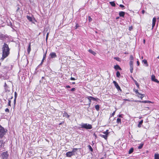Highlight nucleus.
Here are the masks:
<instances>
[{"mask_svg": "<svg viewBox=\"0 0 159 159\" xmlns=\"http://www.w3.org/2000/svg\"><path fill=\"white\" fill-rule=\"evenodd\" d=\"M143 122V120H141V121H140L138 125V127L139 128H140L141 127V125L142 124Z\"/></svg>", "mask_w": 159, "mask_h": 159, "instance_id": "5701e85b", "label": "nucleus"}, {"mask_svg": "<svg viewBox=\"0 0 159 159\" xmlns=\"http://www.w3.org/2000/svg\"><path fill=\"white\" fill-rule=\"evenodd\" d=\"M17 97V93L15 92V98H14L16 99V98Z\"/></svg>", "mask_w": 159, "mask_h": 159, "instance_id": "a19ab883", "label": "nucleus"}, {"mask_svg": "<svg viewBox=\"0 0 159 159\" xmlns=\"http://www.w3.org/2000/svg\"><path fill=\"white\" fill-rule=\"evenodd\" d=\"M114 68L116 70H121V68H120V67L119 66L117 65L114 66Z\"/></svg>", "mask_w": 159, "mask_h": 159, "instance_id": "f3484780", "label": "nucleus"}, {"mask_svg": "<svg viewBox=\"0 0 159 159\" xmlns=\"http://www.w3.org/2000/svg\"><path fill=\"white\" fill-rule=\"evenodd\" d=\"M63 116L66 117L67 118H69L70 116L69 115L67 114V113L66 112H64L63 113Z\"/></svg>", "mask_w": 159, "mask_h": 159, "instance_id": "2eb2a0df", "label": "nucleus"}, {"mask_svg": "<svg viewBox=\"0 0 159 159\" xmlns=\"http://www.w3.org/2000/svg\"><path fill=\"white\" fill-rule=\"evenodd\" d=\"M115 111L113 113H112V114H111V116H113L115 114Z\"/></svg>", "mask_w": 159, "mask_h": 159, "instance_id": "13d9d810", "label": "nucleus"}, {"mask_svg": "<svg viewBox=\"0 0 159 159\" xmlns=\"http://www.w3.org/2000/svg\"><path fill=\"white\" fill-rule=\"evenodd\" d=\"M27 18L28 20H29L30 21H32V17L29 16H27Z\"/></svg>", "mask_w": 159, "mask_h": 159, "instance_id": "cd10ccee", "label": "nucleus"}, {"mask_svg": "<svg viewBox=\"0 0 159 159\" xmlns=\"http://www.w3.org/2000/svg\"><path fill=\"white\" fill-rule=\"evenodd\" d=\"M9 87L7 86L6 87V88H5V89L6 90V91L7 92V91H8V92H9L10 91V90L9 89Z\"/></svg>", "mask_w": 159, "mask_h": 159, "instance_id": "c9c22d12", "label": "nucleus"}, {"mask_svg": "<svg viewBox=\"0 0 159 159\" xmlns=\"http://www.w3.org/2000/svg\"><path fill=\"white\" fill-rule=\"evenodd\" d=\"M116 122L118 124H121V120L120 119L118 118L117 119Z\"/></svg>", "mask_w": 159, "mask_h": 159, "instance_id": "c85d7f7f", "label": "nucleus"}, {"mask_svg": "<svg viewBox=\"0 0 159 159\" xmlns=\"http://www.w3.org/2000/svg\"><path fill=\"white\" fill-rule=\"evenodd\" d=\"M66 88H70V86L69 85H66Z\"/></svg>", "mask_w": 159, "mask_h": 159, "instance_id": "680f3d73", "label": "nucleus"}, {"mask_svg": "<svg viewBox=\"0 0 159 159\" xmlns=\"http://www.w3.org/2000/svg\"><path fill=\"white\" fill-rule=\"evenodd\" d=\"M0 78L3 79H6V78H5L4 76H0Z\"/></svg>", "mask_w": 159, "mask_h": 159, "instance_id": "de8ad7c7", "label": "nucleus"}, {"mask_svg": "<svg viewBox=\"0 0 159 159\" xmlns=\"http://www.w3.org/2000/svg\"><path fill=\"white\" fill-rule=\"evenodd\" d=\"M142 62L143 63H144V64L146 66H148V64L147 63V61L145 59H144L142 61Z\"/></svg>", "mask_w": 159, "mask_h": 159, "instance_id": "6ab92c4d", "label": "nucleus"}, {"mask_svg": "<svg viewBox=\"0 0 159 159\" xmlns=\"http://www.w3.org/2000/svg\"><path fill=\"white\" fill-rule=\"evenodd\" d=\"M48 35H49V33L48 32L47 34L46 37V41H47V40H48Z\"/></svg>", "mask_w": 159, "mask_h": 159, "instance_id": "37998d69", "label": "nucleus"}, {"mask_svg": "<svg viewBox=\"0 0 159 159\" xmlns=\"http://www.w3.org/2000/svg\"><path fill=\"white\" fill-rule=\"evenodd\" d=\"M2 159H8L9 154L7 151L4 152L2 154Z\"/></svg>", "mask_w": 159, "mask_h": 159, "instance_id": "39448f33", "label": "nucleus"}, {"mask_svg": "<svg viewBox=\"0 0 159 159\" xmlns=\"http://www.w3.org/2000/svg\"><path fill=\"white\" fill-rule=\"evenodd\" d=\"M2 57L1 60L3 61L9 55L10 49L9 48L8 45L4 43L2 46Z\"/></svg>", "mask_w": 159, "mask_h": 159, "instance_id": "f257e3e1", "label": "nucleus"}, {"mask_svg": "<svg viewBox=\"0 0 159 159\" xmlns=\"http://www.w3.org/2000/svg\"><path fill=\"white\" fill-rule=\"evenodd\" d=\"M70 80H75V78L71 77L70 78Z\"/></svg>", "mask_w": 159, "mask_h": 159, "instance_id": "052dcab7", "label": "nucleus"}, {"mask_svg": "<svg viewBox=\"0 0 159 159\" xmlns=\"http://www.w3.org/2000/svg\"><path fill=\"white\" fill-rule=\"evenodd\" d=\"M113 83L115 85V87L117 89L118 91H122V90L120 89V87L119 86L118 84L116 81H114Z\"/></svg>", "mask_w": 159, "mask_h": 159, "instance_id": "423d86ee", "label": "nucleus"}, {"mask_svg": "<svg viewBox=\"0 0 159 159\" xmlns=\"http://www.w3.org/2000/svg\"><path fill=\"white\" fill-rule=\"evenodd\" d=\"M144 145V143H141L140 145L138 146V148L139 149H141Z\"/></svg>", "mask_w": 159, "mask_h": 159, "instance_id": "bb28decb", "label": "nucleus"}, {"mask_svg": "<svg viewBox=\"0 0 159 159\" xmlns=\"http://www.w3.org/2000/svg\"><path fill=\"white\" fill-rule=\"evenodd\" d=\"M88 147L89 148V150L91 152H93V149L92 148V147H91V146L90 145H89Z\"/></svg>", "mask_w": 159, "mask_h": 159, "instance_id": "473e14b6", "label": "nucleus"}, {"mask_svg": "<svg viewBox=\"0 0 159 159\" xmlns=\"http://www.w3.org/2000/svg\"><path fill=\"white\" fill-rule=\"evenodd\" d=\"M16 102V99L14 98V106L15 105Z\"/></svg>", "mask_w": 159, "mask_h": 159, "instance_id": "8fccbe9b", "label": "nucleus"}, {"mask_svg": "<svg viewBox=\"0 0 159 159\" xmlns=\"http://www.w3.org/2000/svg\"><path fill=\"white\" fill-rule=\"evenodd\" d=\"M116 76L118 77H119L120 76V72L118 71H117V72H116Z\"/></svg>", "mask_w": 159, "mask_h": 159, "instance_id": "c756f323", "label": "nucleus"}, {"mask_svg": "<svg viewBox=\"0 0 159 159\" xmlns=\"http://www.w3.org/2000/svg\"><path fill=\"white\" fill-rule=\"evenodd\" d=\"M130 59L131 61H133L134 60V57L132 55H131L130 57Z\"/></svg>", "mask_w": 159, "mask_h": 159, "instance_id": "79ce46f5", "label": "nucleus"}, {"mask_svg": "<svg viewBox=\"0 0 159 159\" xmlns=\"http://www.w3.org/2000/svg\"><path fill=\"white\" fill-rule=\"evenodd\" d=\"M11 95V94H10V93H8L7 95V97L8 98L9 97H10V98H9L10 100L12 99L13 98V96L12 95Z\"/></svg>", "mask_w": 159, "mask_h": 159, "instance_id": "412c9836", "label": "nucleus"}, {"mask_svg": "<svg viewBox=\"0 0 159 159\" xmlns=\"http://www.w3.org/2000/svg\"><path fill=\"white\" fill-rule=\"evenodd\" d=\"M142 94H141L140 93H139V92L137 94V96L138 97H139V96H140V95H141Z\"/></svg>", "mask_w": 159, "mask_h": 159, "instance_id": "4d7b16f0", "label": "nucleus"}, {"mask_svg": "<svg viewBox=\"0 0 159 159\" xmlns=\"http://www.w3.org/2000/svg\"><path fill=\"white\" fill-rule=\"evenodd\" d=\"M6 132L4 128L0 125V138H2Z\"/></svg>", "mask_w": 159, "mask_h": 159, "instance_id": "20e7f679", "label": "nucleus"}, {"mask_svg": "<svg viewBox=\"0 0 159 159\" xmlns=\"http://www.w3.org/2000/svg\"><path fill=\"white\" fill-rule=\"evenodd\" d=\"M17 9L16 10V11H19L20 10V7H19V6L18 5H17Z\"/></svg>", "mask_w": 159, "mask_h": 159, "instance_id": "3c124183", "label": "nucleus"}, {"mask_svg": "<svg viewBox=\"0 0 159 159\" xmlns=\"http://www.w3.org/2000/svg\"><path fill=\"white\" fill-rule=\"evenodd\" d=\"M120 7L121 8H124L125 7L124 5H122V4H120V5H119Z\"/></svg>", "mask_w": 159, "mask_h": 159, "instance_id": "a18cd8bd", "label": "nucleus"}, {"mask_svg": "<svg viewBox=\"0 0 159 159\" xmlns=\"http://www.w3.org/2000/svg\"><path fill=\"white\" fill-rule=\"evenodd\" d=\"M125 12L123 11H120L119 12V16L120 17H123L125 15Z\"/></svg>", "mask_w": 159, "mask_h": 159, "instance_id": "9b49d317", "label": "nucleus"}, {"mask_svg": "<svg viewBox=\"0 0 159 159\" xmlns=\"http://www.w3.org/2000/svg\"><path fill=\"white\" fill-rule=\"evenodd\" d=\"M51 58H55L57 57V55L54 52H52L50 54Z\"/></svg>", "mask_w": 159, "mask_h": 159, "instance_id": "1a4fd4ad", "label": "nucleus"}, {"mask_svg": "<svg viewBox=\"0 0 159 159\" xmlns=\"http://www.w3.org/2000/svg\"><path fill=\"white\" fill-rule=\"evenodd\" d=\"M31 50V48H30V43L29 46H28V48L27 49V52L29 54Z\"/></svg>", "mask_w": 159, "mask_h": 159, "instance_id": "393cba45", "label": "nucleus"}, {"mask_svg": "<svg viewBox=\"0 0 159 159\" xmlns=\"http://www.w3.org/2000/svg\"><path fill=\"white\" fill-rule=\"evenodd\" d=\"M75 90V88H72L71 90H70L71 91H74Z\"/></svg>", "mask_w": 159, "mask_h": 159, "instance_id": "603ef678", "label": "nucleus"}, {"mask_svg": "<svg viewBox=\"0 0 159 159\" xmlns=\"http://www.w3.org/2000/svg\"><path fill=\"white\" fill-rule=\"evenodd\" d=\"M46 53H47V51L46 52V53L45 54H44L43 55V60H44L45 59Z\"/></svg>", "mask_w": 159, "mask_h": 159, "instance_id": "4c0bfd02", "label": "nucleus"}, {"mask_svg": "<svg viewBox=\"0 0 159 159\" xmlns=\"http://www.w3.org/2000/svg\"><path fill=\"white\" fill-rule=\"evenodd\" d=\"M63 123H64V121H63L62 122H61V123H59V125H62V124Z\"/></svg>", "mask_w": 159, "mask_h": 159, "instance_id": "774afa93", "label": "nucleus"}, {"mask_svg": "<svg viewBox=\"0 0 159 159\" xmlns=\"http://www.w3.org/2000/svg\"><path fill=\"white\" fill-rule=\"evenodd\" d=\"M129 65L130 66H133V61H130L129 62Z\"/></svg>", "mask_w": 159, "mask_h": 159, "instance_id": "72a5a7b5", "label": "nucleus"}, {"mask_svg": "<svg viewBox=\"0 0 159 159\" xmlns=\"http://www.w3.org/2000/svg\"><path fill=\"white\" fill-rule=\"evenodd\" d=\"M5 111L6 112H8V113L10 112L9 110L7 108L5 109Z\"/></svg>", "mask_w": 159, "mask_h": 159, "instance_id": "c03bdc74", "label": "nucleus"}, {"mask_svg": "<svg viewBox=\"0 0 159 159\" xmlns=\"http://www.w3.org/2000/svg\"><path fill=\"white\" fill-rule=\"evenodd\" d=\"M145 11L144 10H143L142 11V13L143 14L144 12H145Z\"/></svg>", "mask_w": 159, "mask_h": 159, "instance_id": "69168bd1", "label": "nucleus"}, {"mask_svg": "<svg viewBox=\"0 0 159 159\" xmlns=\"http://www.w3.org/2000/svg\"><path fill=\"white\" fill-rule=\"evenodd\" d=\"M143 94H141V95L139 96V97H140L141 99H142L143 97Z\"/></svg>", "mask_w": 159, "mask_h": 159, "instance_id": "49530a36", "label": "nucleus"}, {"mask_svg": "<svg viewBox=\"0 0 159 159\" xmlns=\"http://www.w3.org/2000/svg\"><path fill=\"white\" fill-rule=\"evenodd\" d=\"M81 126V128H84L87 129H91L92 128L91 125L87 123H82Z\"/></svg>", "mask_w": 159, "mask_h": 159, "instance_id": "f03ea898", "label": "nucleus"}, {"mask_svg": "<svg viewBox=\"0 0 159 159\" xmlns=\"http://www.w3.org/2000/svg\"><path fill=\"white\" fill-rule=\"evenodd\" d=\"M132 26H130V27H129V30H132Z\"/></svg>", "mask_w": 159, "mask_h": 159, "instance_id": "6e6d98bb", "label": "nucleus"}, {"mask_svg": "<svg viewBox=\"0 0 159 159\" xmlns=\"http://www.w3.org/2000/svg\"><path fill=\"white\" fill-rule=\"evenodd\" d=\"M110 4L113 7H115L116 4L114 2H109Z\"/></svg>", "mask_w": 159, "mask_h": 159, "instance_id": "b1692460", "label": "nucleus"}, {"mask_svg": "<svg viewBox=\"0 0 159 159\" xmlns=\"http://www.w3.org/2000/svg\"><path fill=\"white\" fill-rule=\"evenodd\" d=\"M4 142L3 141L2 139H0V147H4Z\"/></svg>", "mask_w": 159, "mask_h": 159, "instance_id": "f8f14e48", "label": "nucleus"}, {"mask_svg": "<svg viewBox=\"0 0 159 159\" xmlns=\"http://www.w3.org/2000/svg\"><path fill=\"white\" fill-rule=\"evenodd\" d=\"M139 102L140 103H152V102L149 101H139Z\"/></svg>", "mask_w": 159, "mask_h": 159, "instance_id": "4468645a", "label": "nucleus"}, {"mask_svg": "<svg viewBox=\"0 0 159 159\" xmlns=\"http://www.w3.org/2000/svg\"><path fill=\"white\" fill-rule=\"evenodd\" d=\"M89 52L91 54H93V55H95L96 54V53L93 51L91 49H89Z\"/></svg>", "mask_w": 159, "mask_h": 159, "instance_id": "aec40b11", "label": "nucleus"}, {"mask_svg": "<svg viewBox=\"0 0 159 159\" xmlns=\"http://www.w3.org/2000/svg\"><path fill=\"white\" fill-rule=\"evenodd\" d=\"M156 20V17H154L152 19V29H153L154 27Z\"/></svg>", "mask_w": 159, "mask_h": 159, "instance_id": "9d476101", "label": "nucleus"}, {"mask_svg": "<svg viewBox=\"0 0 159 159\" xmlns=\"http://www.w3.org/2000/svg\"><path fill=\"white\" fill-rule=\"evenodd\" d=\"M79 26H80L78 24H76V26H75V27H75V29H77V28L78 27H79Z\"/></svg>", "mask_w": 159, "mask_h": 159, "instance_id": "09e8293b", "label": "nucleus"}, {"mask_svg": "<svg viewBox=\"0 0 159 159\" xmlns=\"http://www.w3.org/2000/svg\"><path fill=\"white\" fill-rule=\"evenodd\" d=\"M109 130H107L106 131L104 132H103V134H107V135H108L109 134Z\"/></svg>", "mask_w": 159, "mask_h": 159, "instance_id": "2f4dec72", "label": "nucleus"}, {"mask_svg": "<svg viewBox=\"0 0 159 159\" xmlns=\"http://www.w3.org/2000/svg\"><path fill=\"white\" fill-rule=\"evenodd\" d=\"M95 108L96 110L98 111L99 110V107L98 105H96L95 106Z\"/></svg>", "mask_w": 159, "mask_h": 159, "instance_id": "7c9ffc66", "label": "nucleus"}, {"mask_svg": "<svg viewBox=\"0 0 159 159\" xmlns=\"http://www.w3.org/2000/svg\"><path fill=\"white\" fill-rule=\"evenodd\" d=\"M6 36L3 34H2L0 35V39L1 40H3L4 39L6 38Z\"/></svg>", "mask_w": 159, "mask_h": 159, "instance_id": "dca6fc26", "label": "nucleus"}, {"mask_svg": "<svg viewBox=\"0 0 159 159\" xmlns=\"http://www.w3.org/2000/svg\"><path fill=\"white\" fill-rule=\"evenodd\" d=\"M78 150V148H73L72 149V150L71 152H72V153L74 154L75 155V152Z\"/></svg>", "mask_w": 159, "mask_h": 159, "instance_id": "a211bd4d", "label": "nucleus"}, {"mask_svg": "<svg viewBox=\"0 0 159 159\" xmlns=\"http://www.w3.org/2000/svg\"><path fill=\"white\" fill-rule=\"evenodd\" d=\"M154 159H159V154H155L154 155Z\"/></svg>", "mask_w": 159, "mask_h": 159, "instance_id": "4be33fe9", "label": "nucleus"}, {"mask_svg": "<svg viewBox=\"0 0 159 159\" xmlns=\"http://www.w3.org/2000/svg\"><path fill=\"white\" fill-rule=\"evenodd\" d=\"M7 86V84L6 82L5 83L4 85V88H6V87Z\"/></svg>", "mask_w": 159, "mask_h": 159, "instance_id": "bf43d9fd", "label": "nucleus"}, {"mask_svg": "<svg viewBox=\"0 0 159 159\" xmlns=\"http://www.w3.org/2000/svg\"><path fill=\"white\" fill-rule=\"evenodd\" d=\"M93 136H95V139L97 138V135L95 133L93 134Z\"/></svg>", "mask_w": 159, "mask_h": 159, "instance_id": "864d4df0", "label": "nucleus"}, {"mask_svg": "<svg viewBox=\"0 0 159 159\" xmlns=\"http://www.w3.org/2000/svg\"><path fill=\"white\" fill-rule=\"evenodd\" d=\"M130 70L131 73H132L133 72V66H130Z\"/></svg>", "mask_w": 159, "mask_h": 159, "instance_id": "f704fd0d", "label": "nucleus"}, {"mask_svg": "<svg viewBox=\"0 0 159 159\" xmlns=\"http://www.w3.org/2000/svg\"><path fill=\"white\" fill-rule=\"evenodd\" d=\"M66 157H71L72 156L75 155V154L72 153L71 151L68 152L66 153Z\"/></svg>", "mask_w": 159, "mask_h": 159, "instance_id": "6e6552de", "label": "nucleus"}, {"mask_svg": "<svg viewBox=\"0 0 159 159\" xmlns=\"http://www.w3.org/2000/svg\"><path fill=\"white\" fill-rule=\"evenodd\" d=\"M135 92L136 93V94H137V93H139V92H138V90H136L135 91Z\"/></svg>", "mask_w": 159, "mask_h": 159, "instance_id": "338daca9", "label": "nucleus"}, {"mask_svg": "<svg viewBox=\"0 0 159 159\" xmlns=\"http://www.w3.org/2000/svg\"><path fill=\"white\" fill-rule=\"evenodd\" d=\"M43 61H44V60L42 59V60L41 62L39 65H41L42 64L43 62Z\"/></svg>", "mask_w": 159, "mask_h": 159, "instance_id": "e2e57ef3", "label": "nucleus"}, {"mask_svg": "<svg viewBox=\"0 0 159 159\" xmlns=\"http://www.w3.org/2000/svg\"><path fill=\"white\" fill-rule=\"evenodd\" d=\"M137 63L138 66H139V65L140 63H139V61H137Z\"/></svg>", "mask_w": 159, "mask_h": 159, "instance_id": "5fc2aeb1", "label": "nucleus"}, {"mask_svg": "<svg viewBox=\"0 0 159 159\" xmlns=\"http://www.w3.org/2000/svg\"><path fill=\"white\" fill-rule=\"evenodd\" d=\"M134 151V148H131L129 150L128 153L129 154H131Z\"/></svg>", "mask_w": 159, "mask_h": 159, "instance_id": "a878e982", "label": "nucleus"}, {"mask_svg": "<svg viewBox=\"0 0 159 159\" xmlns=\"http://www.w3.org/2000/svg\"><path fill=\"white\" fill-rule=\"evenodd\" d=\"M151 80L152 81L157 83H158L159 82V81L156 78L155 76L154 75H152Z\"/></svg>", "mask_w": 159, "mask_h": 159, "instance_id": "0eeeda50", "label": "nucleus"}, {"mask_svg": "<svg viewBox=\"0 0 159 159\" xmlns=\"http://www.w3.org/2000/svg\"><path fill=\"white\" fill-rule=\"evenodd\" d=\"M8 105L9 106H11V101L10 100V98H8Z\"/></svg>", "mask_w": 159, "mask_h": 159, "instance_id": "e433bc0d", "label": "nucleus"}, {"mask_svg": "<svg viewBox=\"0 0 159 159\" xmlns=\"http://www.w3.org/2000/svg\"><path fill=\"white\" fill-rule=\"evenodd\" d=\"M87 98L89 100V103L88 105L89 106V107H90L91 105V100H92L94 101H98L99 99L97 98H94L92 96H87L85 98Z\"/></svg>", "mask_w": 159, "mask_h": 159, "instance_id": "7ed1b4c3", "label": "nucleus"}, {"mask_svg": "<svg viewBox=\"0 0 159 159\" xmlns=\"http://www.w3.org/2000/svg\"><path fill=\"white\" fill-rule=\"evenodd\" d=\"M100 136L102 138H103L105 139H107L108 135H107V134H100Z\"/></svg>", "mask_w": 159, "mask_h": 159, "instance_id": "ddd939ff", "label": "nucleus"}, {"mask_svg": "<svg viewBox=\"0 0 159 159\" xmlns=\"http://www.w3.org/2000/svg\"><path fill=\"white\" fill-rule=\"evenodd\" d=\"M114 59H116V60H117V61H120V58L119 57H115L114 58Z\"/></svg>", "mask_w": 159, "mask_h": 159, "instance_id": "58836bf2", "label": "nucleus"}, {"mask_svg": "<svg viewBox=\"0 0 159 159\" xmlns=\"http://www.w3.org/2000/svg\"><path fill=\"white\" fill-rule=\"evenodd\" d=\"M118 116L119 117H122V114L119 115Z\"/></svg>", "mask_w": 159, "mask_h": 159, "instance_id": "0e129e2a", "label": "nucleus"}, {"mask_svg": "<svg viewBox=\"0 0 159 159\" xmlns=\"http://www.w3.org/2000/svg\"><path fill=\"white\" fill-rule=\"evenodd\" d=\"M134 82L135 83V84L137 86V87H138L139 88V84L138 83L137 81L136 80H134Z\"/></svg>", "mask_w": 159, "mask_h": 159, "instance_id": "ea45409f", "label": "nucleus"}]
</instances>
